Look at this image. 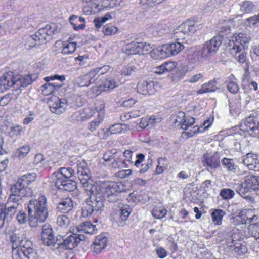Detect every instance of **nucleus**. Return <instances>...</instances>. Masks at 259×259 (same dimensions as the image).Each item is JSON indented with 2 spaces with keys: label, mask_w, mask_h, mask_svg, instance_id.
Returning a JSON list of instances; mask_svg holds the SVG:
<instances>
[{
  "label": "nucleus",
  "mask_w": 259,
  "mask_h": 259,
  "mask_svg": "<svg viewBox=\"0 0 259 259\" xmlns=\"http://www.w3.org/2000/svg\"><path fill=\"white\" fill-rule=\"evenodd\" d=\"M166 209L162 206L154 207L152 212L153 216L157 219L163 218L166 215Z\"/></svg>",
  "instance_id": "obj_35"
},
{
  "label": "nucleus",
  "mask_w": 259,
  "mask_h": 259,
  "mask_svg": "<svg viewBox=\"0 0 259 259\" xmlns=\"http://www.w3.org/2000/svg\"><path fill=\"white\" fill-rule=\"evenodd\" d=\"M244 185H246L250 191L259 190V177L249 175L244 178Z\"/></svg>",
  "instance_id": "obj_20"
},
{
  "label": "nucleus",
  "mask_w": 259,
  "mask_h": 259,
  "mask_svg": "<svg viewBox=\"0 0 259 259\" xmlns=\"http://www.w3.org/2000/svg\"><path fill=\"white\" fill-rule=\"evenodd\" d=\"M204 157L206 165L208 168L215 169L220 167V159L217 154H214L210 157H206L204 155Z\"/></svg>",
  "instance_id": "obj_27"
},
{
  "label": "nucleus",
  "mask_w": 259,
  "mask_h": 259,
  "mask_svg": "<svg viewBox=\"0 0 259 259\" xmlns=\"http://www.w3.org/2000/svg\"><path fill=\"white\" fill-rule=\"evenodd\" d=\"M104 118V106L101 105L100 109L98 110V117L88 124V129L91 132H94L103 122Z\"/></svg>",
  "instance_id": "obj_19"
},
{
  "label": "nucleus",
  "mask_w": 259,
  "mask_h": 259,
  "mask_svg": "<svg viewBox=\"0 0 259 259\" xmlns=\"http://www.w3.org/2000/svg\"><path fill=\"white\" fill-rule=\"evenodd\" d=\"M159 51V55L161 59L165 58L170 56L166 44L158 48Z\"/></svg>",
  "instance_id": "obj_52"
},
{
  "label": "nucleus",
  "mask_w": 259,
  "mask_h": 259,
  "mask_svg": "<svg viewBox=\"0 0 259 259\" xmlns=\"http://www.w3.org/2000/svg\"><path fill=\"white\" fill-rule=\"evenodd\" d=\"M70 222L69 218L66 215H58L57 219V224L61 228H66Z\"/></svg>",
  "instance_id": "obj_44"
},
{
  "label": "nucleus",
  "mask_w": 259,
  "mask_h": 259,
  "mask_svg": "<svg viewBox=\"0 0 259 259\" xmlns=\"http://www.w3.org/2000/svg\"><path fill=\"white\" fill-rule=\"evenodd\" d=\"M60 30L56 23L47 24L39 29L35 34L27 36L25 40V46L27 49L44 44L52 39V37L59 33Z\"/></svg>",
  "instance_id": "obj_6"
},
{
  "label": "nucleus",
  "mask_w": 259,
  "mask_h": 259,
  "mask_svg": "<svg viewBox=\"0 0 259 259\" xmlns=\"http://www.w3.org/2000/svg\"><path fill=\"white\" fill-rule=\"evenodd\" d=\"M139 42L133 41L128 44L125 48V52L128 55L138 54Z\"/></svg>",
  "instance_id": "obj_37"
},
{
  "label": "nucleus",
  "mask_w": 259,
  "mask_h": 259,
  "mask_svg": "<svg viewBox=\"0 0 259 259\" xmlns=\"http://www.w3.org/2000/svg\"><path fill=\"white\" fill-rule=\"evenodd\" d=\"M163 65L165 72H169L177 67V63L174 61H167L163 63Z\"/></svg>",
  "instance_id": "obj_55"
},
{
  "label": "nucleus",
  "mask_w": 259,
  "mask_h": 259,
  "mask_svg": "<svg viewBox=\"0 0 259 259\" xmlns=\"http://www.w3.org/2000/svg\"><path fill=\"white\" fill-rule=\"evenodd\" d=\"M222 38L220 35L214 36L209 41H206L202 49V54L204 56H213L217 52L222 44Z\"/></svg>",
  "instance_id": "obj_13"
},
{
  "label": "nucleus",
  "mask_w": 259,
  "mask_h": 259,
  "mask_svg": "<svg viewBox=\"0 0 259 259\" xmlns=\"http://www.w3.org/2000/svg\"><path fill=\"white\" fill-rule=\"evenodd\" d=\"M99 109L100 107L99 108L98 107L96 106L95 108L93 107H89L84 108L83 110H81L84 120L91 118L96 112L98 113V110H99Z\"/></svg>",
  "instance_id": "obj_38"
},
{
  "label": "nucleus",
  "mask_w": 259,
  "mask_h": 259,
  "mask_svg": "<svg viewBox=\"0 0 259 259\" xmlns=\"http://www.w3.org/2000/svg\"><path fill=\"white\" fill-rule=\"evenodd\" d=\"M248 234L259 242V222L250 224L247 227Z\"/></svg>",
  "instance_id": "obj_31"
},
{
  "label": "nucleus",
  "mask_w": 259,
  "mask_h": 259,
  "mask_svg": "<svg viewBox=\"0 0 259 259\" xmlns=\"http://www.w3.org/2000/svg\"><path fill=\"white\" fill-rule=\"evenodd\" d=\"M132 155L133 152L129 150H125L124 152L122 154V158L124 157L123 160H125L126 163L128 162L130 163H133L132 161Z\"/></svg>",
  "instance_id": "obj_60"
},
{
  "label": "nucleus",
  "mask_w": 259,
  "mask_h": 259,
  "mask_svg": "<svg viewBox=\"0 0 259 259\" xmlns=\"http://www.w3.org/2000/svg\"><path fill=\"white\" fill-rule=\"evenodd\" d=\"M77 233H85L89 234H93L96 232V226L92 224L90 222H85L76 226Z\"/></svg>",
  "instance_id": "obj_26"
},
{
  "label": "nucleus",
  "mask_w": 259,
  "mask_h": 259,
  "mask_svg": "<svg viewBox=\"0 0 259 259\" xmlns=\"http://www.w3.org/2000/svg\"><path fill=\"white\" fill-rule=\"evenodd\" d=\"M99 74H97L96 70H93L88 73L81 75L76 80L77 83L81 87H88L94 83L98 78Z\"/></svg>",
  "instance_id": "obj_16"
},
{
  "label": "nucleus",
  "mask_w": 259,
  "mask_h": 259,
  "mask_svg": "<svg viewBox=\"0 0 259 259\" xmlns=\"http://www.w3.org/2000/svg\"><path fill=\"white\" fill-rule=\"evenodd\" d=\"M132 173V170L131 169L123 170L118 171L116 175L120 178L124 179L130 176Z\"/></svg>",
  "instance_id": "obj_63"
},
{
  "label": "nucleus",
  "mask_w": 259,
  "mask_h": 259,
  "mask_svg": "<svg viewBox=\"0 0 259 259\" xmlns=\"http://www.w3.org/2000/svg\"><path fill=\"white\" fill-rule=\"evenodd\" d=\"M21 93V88H14L11 93L7 94L1 98L0 105L2 106L7 105L12 100H16Z\"/></svg>",
  "instance_id": "obj_24"
},
{
  "label": "nucleus",
  "mask_w": 259,
  "mask_h": 259,
  "mask_svg": "<svg viewBox=\"0 0 259 259\" xmlns=\"http://www.w3.org/2000/svg\"><path fill=\"white\" fill-rule=\"evenodd\" d=\"M221 163L224 168L227 169V171L234 173L236 172L237 166L235 164L233 159L223 158L221 160Z\"/></svg>",
  "instance_id": "obj_29"
},
{
  "label": "nucleus",
  "mask_w": 259,
  "mask_h": 259,
  "mask_svg": "<svg viewBox=\"0 0 259 259\" xmlns=\"http://www.w3.org/2000/svg\"><path fill=\"white\" fill-rule=\"evenodd\" d=\"M217 89L214 81H209L208 83L202 84L201 88L197 91V94L214 92Z\"/></svg>",
  "instance_id": "obj_28"
},
{
  "label": "nucleus",
  "mask_w": 259,
  "mask_h": 259,
  "mask_svg": "<svg viewBox=\"0 0 259 259\" xmlns=\"http://www.w3.org/2000/svg\"><path fill=\"white\" fill-rule=\"evenodd\" d=\"M14 194V193L10 192V195L8 198V203H13V204L9 206L7 209L3 210V213L5 214V218L6 219V223H8L13 218L18 206L22 203L23 197H20V199L17 200V197L14 198L15 197L13 195Z\"/></svg>",
  "instance_id": "obj_14"
},
{
  "label": "nucleus",
  "mask_w": 259,
  "mask_h": 259,
  "mask_svg": "<svg viewBox=\"0 0 259 259\" xmlns=\"http://www.w3.org/2000/svg\"><path fill=\"white\" fill-rule=\"evenodd\" d=\"M13 259H37L38 254L32 243L28 239L15 233L11 235Z\"/></svg>",
  "instance_id": "obj_2"
},
{
  "label": "nucleus",
  "mask_w": 259,
  "mask_h": 259,
  "mask_svg": "<svg viewBox=\"0 0 259 259\" xmlns=\"http://www.w3.org/2000/svg\"><path fill=\"white\" fill-rule=\"evenodd\" d=\"M118 85V82L116 81L115 79L112 78L106 79L103 83L104 90L109 92L117 87Z\"/></svg>",
  "instance_id": "obj_39"
},
{
  "label": "nucleus",
  "mask_w": 259,
  "mask_h": 259,
  "mask_svg": "<svg viewBox=\"0 0 259 259\" xmlns=\"http://www.w3.org/2000/svg\"><path fill=\"white\" fill-rule=\"evenodd\" d=\"M211 122L209 120L205 121L203 125L201 127L195 126L188 132H183L182 133V137L183 138H188L193 136L195 134L198 133L203 132L205 130H207L210 126Z\"/></svg>",
  "instance_id": "obj_18"
},
{
  "label": "nucleus",
  "mask_w": 259,
  "mask_h": 259,
  "mask_svg": "<svg viewBox=\"0 0 259 259\" xmlns=\"http://www.w3.org/2000/svg\"><path fill=\"white\" fill-rule=\"evenodd\" d=\"M107 240V238L105 236H98L92 246V251L97 253H100L106 247Z\"/></svg>",
  "instance_id": "obj_22"
},
{
  "label": "nucleus",
  "mask_w": 259,
  "mask_h": 259,
  "mask_svg": "<svg viewBox=\"0 0 259 259\" xmlns=\"http://www.w3.org/2000/svg\"><path fill=\"white\" fill-rule=\"evenodd\" d=\"M188 72V69L186 67H181L175 72L173 78L176 81H179L185 76Z\"/></svg>",
  "instance_id": "obj_41"
},
{
  "label": "nucleus",
  "mask_w": 259,
  "mask_h": 259,
  "mask_svg": "<svg viewBox=\"0 0 259 259\" xmlns=\"http://www.w3.org/2000/svg\"><path fill=\"white\" fill-rule=\"evenodd\" d=\"M240 5V11L244 13H250L255 9V5L251 1H245Z\"/></svg>",
  "instance_id": "obj_36"
},
{
  "label": "nucleus",
  "mask_w": 259,
  "mask_h": 259,
  "mask_svg": "<svg viewBox=\"0 0 259 259\" xmlns=\"http://www.w3.org/2000/svg\"><path fill=\"white\" fill-rule=\"evenodd\" d=\"M22 127L19 125H15L10 127L9 134L12 137H16L21 135Z\"/></svg>",
  "instance_id": "obj_48"
},
{
  "label": "nucleus",
  "mask_w": 259,
  "mask_h": 259,
  "mask_svg": "<svg viewBox=\"0 0 259 259\" xmlns=\"http://www.w3.org/2000/svg\"><path fill=\"white\" fill-rule=\"evenodd\" d=\"M250 40V37L244 33H235L228 39L227 48L230 54L240 63L246 61V53L242 49L248 48Z\"/></svg>",
  "instance_id": "obj_4"
},
{
  "label": "nucleus",
  "mask_w": 259,
  "mask_h": 259,
  "mask_svg": "<svg viewBox=\"0 0 259 259\" xmlns=\"http://www.w3.org/2000/svg\"><path fill=\"white\" fill-rule=\"evenodd\" d=\"M36 78L35 75L15 76L12 72H7L0 78V93L12 87L14 88H25L31 84Z\"/></svg>",
  "instance_id": "obj_7"
},
{
  "label": "nucleus",
  "mask_w": 259,
  "mask_h": 259,
  "mask_svg": "<svg viewBox=\"0 0 259 259\" xmlns=\"http://www.w3.org/2000/svg\"><path fill=\"white\" fill-rule=\"evenodd\" d=\"M245 165L251 170L259 171V156L252 153H249L243 157Z\"/></svg>",
  "instance_id": "obj_17"
},
{
  "label": "nucleus",
  "mask_w": 259,
  "mask_h": 259,
  "mask_svg": "<svg viewBox=\"0 0 259 259\" xmlns=\"http://www.w3.org/2000/svg\"><path fill=\"white\" fill-rule=\"evenodd\" d=\"M117 31V28L113 26H105L102 31L105 35H112L116 33Z\"/></svg>",
  "instance_id": "obj_51"
},
{
  "label": "nucleus",
  "mask_w": 259,
  "mask_h": 259,
  "mask_svg": "<svg viewBox=\"0 0 259 259\" xmlns=\"http://www.w3.org/2000/svg\"><path fill=\"white\" fill-rule=\"evenodd\" d=\"M245 24L247 26L249 27L251 26H259V14L247 19Z\"/></svg>",
  "instance_id": "obj_50"
},
{
  "label": "nucleus",
  "mask_w": 259,
  "mask_h": 259,
  "mask_svg": "<svg viewBox=\"0 0 259 259\" xmlns=\"http://www.w3.org/2000/svg\"><path fill=\"white\" fill-rule=\"evenodd\" d=\"M77 176L80 180L81 184L84 188V190L87 193V189L89 185H94L90 184L91 181V172L88 167L87 163L85 160H82L77 164Z\"/></svg>",
  "instance_id": "obj_12"
},
{
  "label": "nucleus",
  "mask_w": 259,
  "mask_h": 259,
  "mask_svg": "<svg viewBox=\"0 0 259 259\" xmlns=\"http://www.w3.org/2000/svg\"><path fill=\"white\" fill-rule=\"evenodd\" d=\"M51 111L56 114L64 112L67 107V100L65 98H54L49 103Z\"/></svg>",
  "instance_id": "obj_15"
},
{
  "label": "nucleus",
  "mask_w": 259,
  "mask_h": 259,
  "mask_svg": "<svg viewBox=\"0 0 259 259\" xmlns=\"http://www.w3.org/2000/svg\"><path fill=\"white\" fill-rule=\"evenodd\" d=\"M120 192V185L115 182L108 181L89 185L87 189L89 198L82 208V216L84 218L98 217L103 210L105 198L110 202H115L119 200Z\"/></svg>",
  "instance_id": "obj_1"
},
{
  "label": "nucleus",
  "mask_w": 259,
  "mask_h": 259,
  "mask_svg": "<svg viewBox=\"0 0 259 259\" xmlns=\"http://www.w3.org/2000/svg\"><path fill=\"white\" fill-rule=\"evenodd\" d=\"M118 151L116 149H112L106 152L103 157L105 161H110L113 160L114 158H118L119 156L117 155Z\"/></svg>",
  "instance_id": "obj_43"
},
{
  "label": "nucleus",
  "mask_w": 259,
  "mask_h": 259,
  "mask_svg": "<svg viewBox=\"0 0 259 259\" xmlns=\"http://www.w3.org/2000/svg\"><path fill=\"white\" fill-rule=\"evenodd\" d=\"M195 122V119L190 116H185L181 125V128L187 130L188 128L193 125Z\"/></svg>",
  "instance_id": "obj_42"
},
{
  "label": "nucleus",
  "mask_w": 259,
  "mask_h": 259,
  "mask_svg": "<svg viewBox=\"0 0 259 259\" xmlns=\"http://www.w3.org/2000/svg\"><path fill=\"white\" fill-rule=\"evenodd\" d=\"M250 79V73L248 68L244 70V73L242 77V83L243 84L249 83Z\"/></svg>",
  "instance_id": "obj_62"
},
{
  "label": "nucleus",
  "mask_w": 259,
  "mask_h": 259,
  "mask_svg": "<svg viewBox=\"0 0 259 259\" xmlns=\"http://www.w3.org/2000/svg\"><path fill=\"white\" fill-rule=\"evenodd\" d=\"M59 87V85H56L55 83L48 81L42 87V94L44 96L49 95L54 93L56 89Z\"/></svg>",
  "instance_id": "obj_34"
},
{
  "label": "nucleus",
  "mask_w": 259,
  "mask_h": 259,
  "mask_svg": "<svg viewBox=\"0 0 259 259\" xmlns=\"http://www.w3.org/2000/svg\"><path fill=\"white\" fill-rule=\"evenodd\" d=\"M131 212V209L128 206L122 207L120 209V214L119 219L124 222L126 221Z\"/></svg>",
  "instance_id": "obj_49"
},
{
  "label": "nucleus",
  "mask_w": 259,
  "mask_h": 259,
  "mask_svg": "<svg viewBox=\"0 0 259 259\" xmlns=\"http://www.w3.org/2000/svg\"><path fill=\"white\" fill-rule=\"evenodd\" d=\"M36 178L35 173H28L22 176L17 181L12 185L10 188V192L14 193V198H17V200L20 197L28 196L27 194L28 186L32 182L35 181Z\"/></svg>",
  "instance_id": "obj_8"
},
{
  "label": "nucleus",
  "mask_w": 259,
  "mask_h": 259,
  "mask_svg": "<svg viewBox=\"0 0 259 259\" xmlns=\"http://www.w3.org/2000/svg\"><path fill=\"white\" fill-rule=\"evenodd\" d=\"M153 161L151 157H149L146 162V164H142V168L139 170L141 174L145 173L152 166Z\"/></svg>",
  "instance_id": "obj_57"
},
{
  "label": "nucleus",
  "mask_w": 259,
  "mask_h": 259,
  "mask_svg": "<svg viewBox=\"0 0 259 259\" xmlns=\"http://www.w3.org/2000/svg\"><path fill=\"white\" fill-rule=\"evenodd\" d=\"M241 131L247 132L253 137L259 138V116H250L241 120Z\"/></svg>",
  "instance_id": "obj_10"
},
{
  "label": "nucleus",
  "mask_w": 259,
  "mask_h": 259,
  "mask_svg": "<svg viewBox=\"0 0 259 259\" xmlns=\"http://www.w3.org/2000/svg\"><path fill=\"white\" fill-rule=\"evenodd\" d=\"M220 195L224 199L227 200L232 198L235 193L234 192L230 189L223 188L221 190Z\"/></svg>",
  "instance_id": "obj_47"
},
{
  "label": "nucleus",
  "mask_w": 259,
  "mask_h": 259,
  "mask_svg": "<svg viewBox=\"0 0 259 259\" xmlns=\"http://www.w3.org/2000/svg\"><path fill=\"white\" fill-rule=\"evenodd\" d=\"M154 83L153 81H144L139 83L137 86V89L139 93L143 94H153L154 93Z\"/></svg>",
  "instance_id": "obj_21"
},
{
  "label": "nucleus",
  "mask_w": 259,
  "mask_h": 259,
  "mask_svg": "<svg viewBox=\"0 0 259 259\" xmlns=\"http://www.w3.org/2000/svg\"><path fill=\"white\" fill-rule=\"evenodd\" d=\"M152 47L150 44L144 42H139V54H144L151 51Z\"/></svg>",
  "instance_id": "obj_46"
},
{
  "label": "nucleus",
  "mask_w": 259,
  "mask_h": 259,
  "mask_svg": "<svg viewBox=\"0 0 259 259\" xmlns=\"http://www.w3.org/2000/svg\"><path fill=\"white\" fill-rule=\"evenodd\" d=\"M151 120V117L148 118V117H146L142 118L139 123V127L143 129L145 128L149 125V122H150Z\"/></svg>",
  "instance_id": "obj_61"
},
{
  "label": "nucleus",
  "mask_w": 259,
  "mask_h": 259,
  "mask_svg": "<svg viewBox=\"0 0 259 259\" xmlns=\"http://www.w3.org/2000/svg\"><path fill=\"white\" fill-rule=\"evenodd\" d=\"M74 174L71 167H61L52 175L50 181L57 189L71 192L76 188V183L71 179Z\"/></svg>",
  "instance_id": "obj_5"
},
{
  "label": "nucleus",
  "mask_w": 259,
  "mask_h": 259,
  "mask_svg": "<svg viewBox=\"0 0 259 259\" xmlns=\"http://www.w3.org/2000/svg\"><path fill=\"white\" fill-rule=\"evenodd\" d=\"M85 240L84 235L81 234H70L67 236H62V239L59 243V251H62V249L71 250L77 246L81 241Z\"/></svg>",
  "instance_id": "obj_11"
},
{
  "label": "nucleus",
  "mask_w": 259,
  "mask_h": 259,
  "mask_svg": "<svg viewBox=\"0 0 259 259\" xmlns=\"http://www.w3.org/2000/svg\"><path fill=\"white\" fill-rule=\"evenodd\" d=\"M17 220L19 224H24L27 221L26 213L23 211H19L16 216Z\"/></svg>",
  "instance_id": "obj_58"
},
{
  "label": "nucleus",
  "mask_w": 259,
  "mask_h": 259,
  "mask_svg": "<svg viewBox=\"0 0 259 259\" xmlns=\"http://www.w3.org/2000/svg\"><path fill=\"white\" fill-rule=\"evenodd\" d=\"M30 147L28 145H24L18 149L16 151V154L20 158H23L26 156L30 151Z\"/></svg>",
  "instance_id": "obj_45"
},
{
  "label": "nucleus",
  "mask_w": 259,
  "mask_h": 259,
  "mask_svg": "<svg viewBox=\"0 0 259 259\" xmlns=\"http://www.w3.org/2000/svg\"><path fill=\"white\" fill-rule=\"evenodd\" d=\"M203 74L198 73L195 75L192 76L189 79L187 80V81L189 83H196L203 78Z\"/></svg>",
  "instance_id": "obj_59"
},
{
  "label": "nucleus",
  "mask_w": 259,
  "mask_h": 259,
  "mask_svg": "<svg viewBox=\"0 0 259 259\" xmlns=\"http://www.w3.org/2000/svg\"><path fill=\"white\" fill-rule=\"evenodd\" d=\"M117 155L119 157L118 158L113 159L114 161L111 164L112 167L115 169L128 167V164L126 163L125 161L123 160V158H122L121 152L118 151Z\"/></svg>",
  "instance_id": "obj_30"
},
{
  "label": "nucleus",
  "mask_w": 259,
  "mask_h": 259,
  "mask_svg": "<svg viewBox=\"0 0 259 259\" xmlns=\"http://www.w3.org/2000/svg\"><path fill=\"white\" fill-rule=\"evenodd\" d=\"M225 212L222 209H217L211 213L212 220L215 225H220L222 223L223 217Z\"/></svg>",
  "instance_id": "obj_32"
},
{
  "label": "nucleus",
  "mask_w": 259,
  "mask_h": 259,
  "mask_svg": "<svg viewBox=\"0 0 259 259\" xmlns=\"http://www.w3.org/2000/svg\"><path fill=\"white\" fill-rule=\"evenodd\" d=\"M76 49V43L70 42L67 44H63L62 53L66 55L73 53Z\"/></svg>",
  "instance_id": "obj_40"
},
{
  "label": "nucleus",
  "mask_w": 259,
  "mask_h": 259,
  "mask_svg": "<svg viewBox=\"0 0 259 259\" xmlns=\"http://www.w3.org/2000/svg\"><path fill=\"white\" fill-rule=\"evenodd\" d=\"M47 199L41 195L37 199L30 200L27 205L29 224L31 227H35L44 223L48 217Z\"/></svg>",
  "instance_id": "obj_3"
},
{
  "label": "nucleus",
  "mask_w": 259,
  "mask_h": 259,
  "mask_svg": "<svg viewBox=\"0 0 259 259\" xmlns=\"http://www.w3.org/2000/svg\"><path fill=\"white\" fill-rule=\"evenodd\" d=\"M236 191L241 195H245L246 193L250 192L246 185H244V182L241 184H239L236 188Z\"/></svg>",
  "instance_id": "obj_56"
},
{
  "label": "nucleus",
  "mask_w": 259,
  "mask_h": 259,
  "mask_svg": "<svg viewBox=\"0 0 259 259\" xmlns=\"http://www.w3.org/2000/svg\"><path fill=\"white\" fill-rule=\"evenodd\" d=\"M137 70V68L134 66H130L125 68L122 71V74L125 76H129L133 74Z\"/></svg>",
  "instance_id": "obj_64"
},
{
  "label": "nucleus",
  "mask_w": 259,
  "mask_h": 259,
  "mask_svg": "<svg viewBox=\"0 0 259 259\" xmlns=\"http://www.w3.org/2000/svg\"><path fill=\"white\" fill-rule=\"evenodd\" d=\"M71 118L74 122H83L84 121V117L82 111H79L73 113L71 116Z\"/></svg>",
  "instance_id": "obj_53"
},
{
  "label": "nucleus",
  "mask_w": 259,
  "mask_h": 259,
  "mask_svg": "<svg viewBox=\"0 0 259 259\" xmlns=\"http://www.w3.org/2000/svg\"><path fill=\"white\" fill-rule=\"evenodd\" d=\"M62 239V235L55 237L54 232L51 226L48 223L42 226L41 233V240L44 245L50 248L52 250H55L59 248L58 243Z\"/></svg>",
  "instance_id": "obj_9"
},
{
  "label": "nucleus",
  "mask_w": 259,
  "mask_h": 259,
  "mask_svg": "<svg viewBox=\"0 0 259 259\" xmlns=\"http://www.w3.org/2000/svg\"><path fill=\"white\" fill-rule=\"evenodd\" d=\"M227 89L230 93L236 94L239 90V87L236 82L230 81L227 84Z\"/></svg>",
  "instance_id": "obj_54"
},
{
  "label": "nucleus",
  "mask_w": 259,
  "mask_h": 259,
  "mask_svg": "<svg viewBox=\"0 0 259 259\" xmlns=\"http://www.w3.org/2000/svg\"><path fill=\"white\" fill-rule=\"evenodd\" d=\"M73 202L70 198H65L61 200L57 204L58 211L64 213H69L73 208Z\"/></svg>",
  "instance_id": "obj_23"
},
{
  "label": "nucleus",
  "mask_w": 259,
  "mask_h": 259,
  "mask_svg": "<svg viewBox=\"0 0 259 259\" xmlns=\"http://www.w3.org/2000/svg\"><path fill=\"white\" fill-rule=\"evenodd\" d=\"M166 45L170 56H175L177 55L184 48L183 45L178 42L167 44Z\"/></svg>",
  "instance_id": "obj_33"
},
{
  "label": "nucleus",
  "mask_w": 259,
  "mask_h": 259,
  "mask_svg": "<svg viewBox=\"0 0 259 259\" xmlns=\"http://www.w3.org/2000/svg\"><path fill=\"white\" fill-rule=\"evenodd\" d=\"M178 30L182 31L186 35L193 34L196 31L195 22L190 20L186 21L178 27Z\"/></svg>",
  "instance_id": "obj_25"
}]
</instances>
